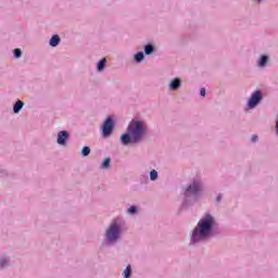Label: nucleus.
<instances>
[{"instance_id":"nucleus-1","label":"nucleus","mask_w":278,"mask_h":278,"mask_svg":"<svg viewBox=\"0 0 278 278\" xmlns=\"http://www.w3.org/2000/svg\"><path fill=\"white\" fill-rule=\"evenodd\" d=\"M128 134H124L121 138L123 144H129V142H142V138L147 136V126L143 122L132 119L128 127Z\"/></svg>"},{"instance_id":"nucleus-2","label":"nucleus","mask_w":278,"mask_h":278,"mask_svg":"<svg viewBox=\"0 0 278 278\" xmlns=\"http://www.w3.org/2000/svg\"><path fill=\"white\" fill-rule=\"evenodd\" d=\"M214 225L215 222L212 215L202 217L198 223V227L193 229V242H197V240H205V238L212 233Z\"/></svg>"},{"instance_id":"nucleus-3","label":"nucleus","mask_w":278,"mask_h":278,"mask_svg":"<svg viewBox=\"0 0 278 278\" xmlns=\"http://www.w3.org/2000/svg\"><path fill=\"white\" fill-rule=\"evenodd\" d=\"M119 236H121V227H118V224L116 223V220H113L110 228L106 230V240L109 242H116Z\"/></svg>"},{"instance_id":"nucleus-4","label":"nucleus","mask_w":278,"mask_h":278,"mask_svg":"<svg viewBox=\"0 0 278 278\" xmlns=\"http://www.w3.org/2000/svg\"><path fill=\"white\" fill-rule=\"evenodd\" d=\"M264 101V93H262V90L256 89L252 94L250 96L247 105H260Z\"/></svg>"},{"instance_id":"nucleus-5","label":"nucleus","mask_w":278,"mask_h":278,"mask_svg":"<svg viewBox=\"0 0 278 278\" xmlns=\"http://www.w3.org/2000/svg\"><path fill=\"white\" fill-rule=\"evenodd\" d=\"M112 131H114V119L109 117L102 125V136L108 138L109 136H112Z\"/></svg>"},{"instance_id":"nucleus-6","label":"nucleus","mask_w":278,"mask_h":278,"mask_svg":"<svg viewBox=\"0 0 278 278\" xmlns=\"http://www.w3.org/2000/svg\"><path fill=\"white\" fill-rule=\"evenodd\" d=\"M182 84L184 80L180 77H175L172 80H169L168 90L170 92H177L178 90H181Z\"/></svg>"},{"instance_id":"nucleus-7","label":"nucleus","mask_w":278,"mask_h":278,"mask_svg":"<svg viewBox=\"0 0 278 278\" xmlns=\"http://www.w3.org/2000/svg\"><path fill=\"white\" fill-rule=\"evenodd\" d=\"M269 62H270V55H268V54H261L258 56L256 66L258 68H266V66H268Z\"/></svg>"},{"instance_id":"nucleus-8","label":"nucleus","mask_w":278,"mask_h":278,"mask_svg":"<svg viewBox=\"0 0 278 278\" xmlns=\"http://www.w3.org/2000/svg\"><path fill=\"white\" fill-rule=\"evenodd\" d=\"M157 52V48L153 45V42H148L143 46V53L146 55H153V53Z\"/></svg>"},{"instance_id":"nucleus-9","label":"nucleus","mask_w":278,"mask_h":278,"mask_svg":"<svg viewBox=\"0 0 278 278\" xmlns=\"http://www.w3.org/2000/svg\"><path fill=\"white\" fill-rule=\"evenodd\" d=\"M68 131L66 130H61L59 134H58V139H56V142L58 144H61V146H64L66 144V140H68Z\"/></svg>"},{"instance_id":"nucleus-10","label":"nucleus","mask_w":278,"mask_h":278,"mask_svg":"<svg viewBox=\"0 0 278 278\" xmlns=\"http://www.w3.org/2000/svg\"><path fill=\"white\" fill-rule=\"evenodd\" d=\"M105 66H108V59L102 58L96 64L97 73H103L105 71Z\"/></svg>"},{"instance_id":"nucleus-11","label":"nucleus","mask_w":278,"mask_h":278,"mask_svg":"<svg viewBox=\"0 0 278 278\" xmlns=\"http://www.w3.org/2000/svg\"><path fill=\"white\" fill-rule=\"evenodd\" d=\"M201 182H193L187 188V192H191V194H197L198 192H201Z\"/></svg>"},{"instance_id":"nucleus-12","label":"nucleus","mask_w":278,"mask_h":278,"mask_svg":"<svg viewBox=\"0 0 278 278\" xmlns=\"http://www.w3.org/2000/svg\"><path fill=\"white\" fill-rule=\"evenodd\" d=\"M60 42H62L60 35H52L49 40V46L52 47V49H55V47H59Z\"/></svg>"},{"instance_id":"nucleus-13","label":"nucleus","mask_w":278,"mask_h":278,"mask_svg":"<svg viewBox=\"0 0 278 278\" xmlns=\"http://www.w3.org/2000/svg\"><path fill=\"white\" fill-rule=\"evenodd\" d=\"M147 54L143 53V51H138L134 54V62H136V64H142V62H144V56Z\"/></svg>"},{"instance_id":"nucleus-14","label":"nucleus","mask_w":278,"mask_h":278,"mask_svg":"<svg viewBox=\"0 0 278 278\" xmlns=\"http://www.w3.org/2000/svg\"><path fill=\"white\" fill-rule=\"evenodd\" d=\"M13 58L15 60H21V58H23V50H21V48H15L13 50Z\"/></svg>"},{"instance_id":"nucleus-15","label":"nucleus","mask_w":278,"mask_h":278,"mask_svg":"<svg viewBox=\"0 0 278 278\" xmlns=\"http://www.w3.org/2000/svg\"><path fill=\"white\" fill-rule=\"evenodd\" d=\"M124 277L129 278L131 277V265H128L126 269L124 270Z\"/></svg>"},{"instance_id":"nucleus-16","label":"nucleus","mask_w":278,"mask_h":278,"mask_svg":"<svg viewBox=\"0 0 278 278\" xmlns=\"http://www.w3.org/2000/svg\"><path fill=\"white\" fill-rule=\"evenodd\" d=\"M150 179H151V181H155V179H157V170H155V169L151 170Z\"/></svg>"},{"instance_id":"nucleus-17","label":"nucleus","mask_w":278,"mask_h":278,"mask_svg":"<svg viewBox=\"0 0 278 278\" xmlns=\"http://www.w3.org/2000/svg\"><path fill=\"white\" fill-rule=\"evenodd\" d=\"M81 153L84 155V157L90 155V148L89 147H84L81 150Z\"/></svg>"},{"instance_id":"nucleus-18","label":"nucleus","mask_w":278,"mask_h":278,"mask_svg":"<svg viewBox=\"0 0 278 278\" xmlns=\"http://www.w3.org/2000/svg\"><path fill=\"white\" fill-rule=\"evenodd\" d=\"M22 110H23V105H14V108H13V112L15 114H18V112H21Z\"/></svg>"},{"instance_id":"nucleus-19","label":"nucleus","mask_w":278,"mask_h":278,"mask_svg":"<svg viewBox=\"0 0 278 278\" xmlns=\"http://www.w3.org/2000/svg\"><path fill=\"white\" fill-rule=\"evenodd\" d=\"M110 162H111L110 159H105L103 164H102V167L103 168H110Z\"/></svg>"},{"instance_id":"nucleus-20","label":"nucleus","mask_w":278,"mask_h":278,"mask_svg":"<svg viewBox=\"0 0 278 278\" xmlns=\"http://www.w3.org/2000/svg\"><path fill=\"white\" fill-rule=\"evenodd\" d=\"M205 94H207V89L201 88V89H200V97L205 98Z\"/></svg>"},{"instance_id":"nucleus-21","label":"nucleus","mask_w":278,"mask_h":278,"mask_svg":"<svg viewBox=\"0 0 278 278\" xmlns=\"http://www.w3.org/2000/svg\"><path fill=\"white\" fill-rule=\"evenodd\" d=\"M13 105H25V102L21 101L20 99H17Z\"/></svg>"},{"instance_id":"nucleus-22","label":"nucleus","mask_w":278,"mask_h":278,"mask_svg":"<svg viewBox=\"0 0 278 278\" xmlns=\"http://www.w3.org/2000/svg\"><path fill=\"white\" fill-rule=\"evenodd\" d=\"M128 213H129V214H136V206H130V207L128 208Z\"/></svg>"},{"instance_id":"nucleus-23","label":"nucleus","mask_w":278,"mask_h":278,"mask_svg":"<svg viewBox=\"0 0 278 278\" xmlns=\"http://www.w3.org/2000/svg\"><path fill=\"white\" fill-rule=\"evenodd\" d=\"M8 264V260L3 258L0 261V266H5Z\"/></svg>"},{"instance_id":"nucleus-24","label":"nucleus","mask_w":278,"mask_h":278,"mask_svg":"<svg viewBox=\"0 0 278 278\" xmlns=\"http://www.w3.org/2000/svg\"><path fill=\"white\" fill-rule=\"evenodd\" d=\"M255 3H257L258 5H262V3H264V0H253Z\"/></svg>"},{"instance_id":"nucleus-25","label":"nucleus","mask_w":278,"mask_h":278,"mask_svg":"<svg viewBox=\"0 0 278 278\" xmlns=\"http://www.w3.org/2000/svg\"><path fill=\"white\" fill-rule=\"evenodd\" d=\"M252 142H257V135L252 136Z\"/></svg>"},{"instance_id":"nucleus-26","label":"nucleus","mask_w":278,"mask_h":278,"mask_svg":"<svg viewBox=\"0 0 278 278\" xmlns=\"http://www.w3.org/2000/svg\"><path fill=\"white\" fill-rule=\"evenodd\" d=\"M276 132L278 135V115H277V119H276Z\"/></svg>"},{"instance_id":"nucleus-27","label":"nucleus","mask_w":278,"mask_h":278,"mask_svg":"<svg viewBox=\"0 0 278 278\" xmlns=\"http://www.w3.org/2000/svg\"><path fill=\"white\" fill-rule=\"evenodd\" d=\"M253 108H255V105H250V106H249L250 110H253Z\"/></svg>"}]
</instances>
